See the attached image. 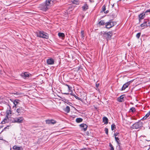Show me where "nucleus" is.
Returning a JSON list of instances; mask_svg holds the SVG:
<instances>
[{
  "label": "nucleus",
  "mask_w": 150,
  "mask_h": 150,
  "mask_svg": "<svg viewBox=\"0 0 150 150\" xmlns=\"http://www.w3.org/2000/svg\"><path fill=\"white\" fill-rule=\"evenodd\" d=\"M56 2V0H46L44 3L40 5L39 8L40 10L42 11H46Z\"/></svg>",
  "instance_id": "1"
},
{
  "label": "nucleus",
  "mask_w": 150,
  "mask_h": 150,
  "mask_svg": "<svg viewBox=\"0 0 150 150\" xmlns=\"http://www.w3.org/2000/svg\"><path fill=\"white\" fill-rule=\"evenodd\" d=\"M143 123L142 122L139 121L133 124L131 127L133 129H139L143 127Z\"/></svg>",
  "instance_id": "2"
},
{
  "label": "nucleus",
  "mask_w": 150,
  "mask_h": 150,
  "mask_svg": "<svg viewBox=\"0 0 150 150\" xmlns=\"http://www.w3.org/2000/svg\"><path fill=\"white\" fill-rule=\"evenodd\" d=\"M116 22L112 21V20H110L109 22L105 23V28H110L116 25Z\"/></svg>",
  "instance_id": "3"
},
{
  "label": "nucleus",
  "mask_w": 150,
  "mask_h": 150,
  "mask_svg": "<svg viewBox=\"0 0 150 150\" xmlns=\"http://www.w3.org/2000/svg\"><path fill=\"white\" fill-rule=\"evenodd\" d=\"M38 36L40 37L47 39L49 38L48 35L47 33H44L43 31H40L38 34Z\"/></svg>",
  "instance_id": "4"
},
{
  "label": "nucleus",
  "mask_w": 150,
  "mask_h": 150,
  "mask_svg": "<svg viewBox=\"0 0 150 150\" xmlns=\"http://www.w3.org/2000/svg\"><path fill=\"white\" fill-rule=\"evenodd\" d=\"M150 9H148L145 12H143L142 13L140 14L138 16V18L139 21L140 22L141 20L144 19L146 16V12H150Z\"/></svg>",
  "instance_id": "5"
},
{
  "label": "nucleus",
  "mask_w": 150,
  "mask_h": 150,
  "mask_svg": "<svg viewBox=\"0 0 150 150\" xmlns=\"http://www.w3.org/2000/svg\"><path fill=\"white\" fill-rule=\"evenodd\" d=\"M112 34V31H109L108 33L106 32L104 38H105L108 40H110Z\"/></svg>",
  "instance_id": "6"
},
{
  "label": "nucleus",
  "mask_w": 150,
  "mask_h": 150,
  "mask_svg": "<svg viewBox=\"0 0 150 150\" xmlns=\"http://www.w3.org/2000/svg\"><path fill=\"white\" fill-rule=\"evenodd\" d=\"M24 118L22 117H18L15 118V123H21L23 122Z\"/></svg>",
  "instance_id": "7"
},
{
  "label": "nucleus",
  "mask_w": 150,
  "mask_h": 150,
  "mask_svg": "<svg viewBox=\"0 0 150 150\" xmlns=\"http://www.w3.org/2000/svg\"><path fill=\"white\" fill-rule=\"evenodd\" d=\"M46 122L47 124L49 125L54 124L56 122L55 120L53 119L47 120Z\"/></svg>",
  "instance_id": "8"
},
{
  "label": "nucleus",
  "mask_w": 150,
  "mask_h": 150,
  "mask_svg": "<svg viewBox=\"0 0 150 150\" xmlns=\"http://www.w3.org/2000/svg\"><path fill=\"white\" fill-rule=\"evenodd\" d=\"M54 63V59L52 58L48 59L47 61V63L48 64L52 65Z\"/></svg>",
  "instance_id": "9"
},
{
  "label": "nucleus",
  "mask_w": 150,
  "mask_h": 150,
  "mask_svg": "<svg viewBox=\"0 0 150 150\" xmlns=\"http://www.w3.org/2000/svg\"><path fill=\"white\" fill-rule=\"evenodd\" d=\"M22 76L23 78L25 79H26L27 78L29 77L30 76H31V75L29 74L27 72H25L23 74H22Z\"/></svg>",
  "instance_id": "10"
},
{
  "label": "nucleus",
  "mask_w": 150,
  "mask_h": 150,
  "mask_svg": "<svg viewBox=\"0 0 150 150\" xmlns=\"http://www.w3.org/2000/svg\"><path fill=\"white\" fill-rule=\"evenodd\" d=\"M124 96L125 95H123L118 97L117 99L118 101L120 102H124Z\"/></svg>",
  "instance_id": "11"
},
{
  "label": "nucleus",
  "mask_w": 150,
  "mask_h": 150,
  "mask_svg": "<svg viewBox=\"0 0 150 150\" xmlns=\"http://www.w3.org/2000/svg\"><path fill=\"white\" fill-rule=\"evenodd\" d=\"M80 126L81 127L83 128V129L84 131L86 130L88 127V126L84 123L80 124Z\"/></svg>",
  "instance_id": "12"
},
{
  "label": "nucleus",
  "mask_w": 150,
  "mask_h": 150,
  "mask_svg": "<svg viewBox=\"0 0 150 150\" xmlns=\"http://www.w3.org/2000/svg\"><path fill=\"white\" fill-rule=\"evenodd\" d=\"M9 120L8 115H6L3 120L2 122L1 123L2 124H4L5 123L8 122Z\"/></svg>",
  "instance_id": "13"
},
{
  "label": "nucleus",
  "mask_w": 150,
  "mask_h": 150,
  "mask_svg": "<svg viewBox=\"0 0 150 150\" xmlns=\"http://www.w3.org/2000/svg\"><path fill=\"white\" fill-rule=\"evenodd\" d=\"M82 8L83 11H86L88 8V6L87 4L85 3L84 6H82Z\"/></svg>",
  "instance_id": "14"
},
{
  "label": "nucleus",
  "mask_w": 150,
  "mask_h": 150,
  "mask_svg": "<svg viewBox=\"0 0 150 150\" xmlns=\"http://www.w3.org/2000/svg\"><path fill=\"white\" fill-rule=\"evenodd\" d=\"M24 111V110L23 108L22 107H21L20 108H18L17 109L16 112L18 114H21V113H23Z\"/></svg>",
  "instance_id": "15"
},
{
  "label": "nucleus",
  "mask_w": 150,
  "mask_h": 150,
  "mask_svg": "<svg viewBox=\"0 0 150 150\" xmlns=\"http://www.w3.org/2000/svg\"><path fill=\"white\" fill-rule=\"evenodd\" d=\"M103 122H104L105 124H107L108 123V119L106 117H104L103 118Z\"/></svg>",
  "instance_id": "16"
},
{
  "label": "nucleus",
  "mask_w": 150,
  "mask_h": 150,
  "mask_svg": "<svg viewBox=\"0 0 150 150\" xmlns=\"http://www.w3.org/2000/svg\"><path fill=\"white\" fill-rule=\"evenodd\" d=\"M129 85L127 83H125L122 87L121 90L123 91L125 90L126 88H127Z\"/></svg>",
  "instance_id": "17"
},
{
  "label": "nucleus",
  "mask_w": 150,
  "mask_h": 150,
  "mask_svg": "<svg viewBox=\"0 0 150 150\" xmlns=\"http://www.w3.org/2000/svg\"><path fill=\"white\" fill-rule=\"evenodd\" d=\"M102 10L101 11V12H104V13H107L109 12V11L107 10L106 11H105L106 10V6L104 5L102 7Z\"/></svg>",
  "instance_id": "18"
},
{
  "label": "nucleus",
  "mask_w": 150,
  "mask_h": 150,
  "mask_svg": "<svg viewBox=\"0 0 150 150\" xmlns=\"http://www.w3.org/2000/svg\"><path fill=\"white\" fill-rule=\"evenodd\" d=\"M10 100L12 102H13L14 104H16V105H18L19 104V102L20 101L18 99H16L15 100L10 99Z\"/></svg>",
  "instance_id": "19"
},
{
  "label": "nucleus",
  "mask_w": 150,
  "mask_h": 150,
  "mask_svg": "<svg viewBox=\"0 0 150 150\" xmlns=\"http://www.w3.org/2000/svg\"><path fill=\"white\" fill-rule=\"evenodd\" d=\"M8 105L9 107V109L8 110H7V111H6L7 115H8H8H9V114H11L12 111L11 110V106L9 105V104H8Z\"/></svg>",
  "instance_id": "20"
},
{
  "label": "nucleus",
  "mask_w": 150,
  "mask_h": 150,
  "mask_svg": "<svg viewBox=\"0 0 150 150\" xmlns=\"http://www.w3.org/2000/svg\"><path fill=\"white\" fill-rule=\"evenodd\" d=\"M64 111L67 113H69L70 110V107L69 106H67L64 109Z\"/></svg>",
  "instance_id": "21"
},
{
  "label": "nucleus",
  "mask_w": 150,
  "mask_h": 150,
  "mask_svg": "<svg viewBox=\"0 0 150 150\" xmlns=\"http://www.w3.org/2000/svg\"><path fill=\"white\" fill-rule=\"evenodd\" d=\"M83 120V119L81 118H77L76 120V121L77 123H80Z\"/></svg>",
  "instance_id": "22"
},
{
  "label": "nucleus",
  "mask_w": 150,
  "mask_h": 150,
  "mask_svg": "<svg viewBox=\"0 0 150 150\" xmlns=\"http://www.w3.org/2000/svg\"><path fill=\"white\" fill-rule=\"evenodd\" d=\"M59 36L61 38H64L65 37L64 34L63 33H58Z\"/></svg>",
  "instance_id": "23"
},
{
  "label": "nucleus",
  "mask_w": 150,
  "mask_h": 150,
  "mask_svg": "<svg viewBox=\"0 0 150 150\" xmlns=\"http://www.w3.org/2000/svg\"><path fill=\"white\" fill-rule=\"evenodd\" d=\"M98 24L100 25H104L105 24V23L103 21L101 20L99 22Z\"/></svg>",
  "instance_id": "24"
},
{
  "label": "nucleus",
  "mask_w": 150,
  "mask_h": 150,
  "mask_svg": "<svg viewBox=\"0 0 150 150\" xmlns=\"http://www.w3.org/2000/svg\"><path fill=\"white\" fill-rule=\"evenodd\" d=\"M109 146L110 147V150H114V149L113 146L110 143H109Z\"/></svg>",
  "instance_id": "25"
},
{
  "label": "nucleus",
  "mask_w": 150,
  "mask_h": 150,
  "mask_svg": "<svg viewBox=\"0 0 150 150\" xmlns=\"http://www.w3.org/2000/svg\"><path fill=\"white\" fill-rule=\"evenodd\" d=\"M136 111L134 107H132L130 108L129 112H134Z\"/></svg>",
  "instance_id": "26"
},
{
  "label": "nucleus",
  "mask_w": 150,
  "mask_h": 150,
  "mask_svg": "<svg viewBox=\"0 0 150 150\" xmlns=\"http://www.w3.org/2000/svg\"><path fill=\"white\" fill-rule=\"evenodd\" d=\"M105 33L106 32L104 31H101L99 33V35L102 36L103 37H104Z\"/></svg>",
  "instance_id": "27"
},
{
  "label": "nucleus",
  "mask_w": 150,
  "mask_h": 150,
  "mask_svg": "<svg viewBox=\"0 0 150 150\" xmlns=\"http://www.w3.org/2000/svg\"><path fill=\"white\" fill-rule=\"evenodd\" d=\"M13 149L16 150H20V147L16 146H14L13 147Z\"/></svg>",
  "instance_id": "28"
},
{
  "label": "nucleus",
  "mask_w": 150,
  "mask_h": 150,
  "mask_svg": "<svg viewBox=\"0 0 150 150\" xmlns=\"http://www.w3.org/2000/svg\"><path fill=\"white\" fill-rule=\"evenodd\" d=\"M116 129V126L115 124H112L111 125V129L113 130Z\"/></svg>",
  "instance_id": "29"
},
{
  "label": "nucleus",
  "mask_w": 150,
  "mask_h": 150,
  "mask_svg": "<svg viewBox=\"0 0 150 150\" xmlns=\"http://www.w3.org/2000/svg\"><path fill=\"white\" fill-rule=\"evenodd\" d=\"M15 118H11L9 120V121L10 122L12 123H15Z\"/></svg>",
  "instance_id": "30"
},
{
  "label": "nucleus",
  "mask_w": 150,
  "mask_h": 150,
  "mask_svg": "<svg viewBox=\"0 0 150 150\" xmlns=\"http://www.w3.org/2000/svg\"><path fill=\"white\" fill-rule=\"evenodd\" d=\"M140 26L141 27H142L145 26L147 27L148 26V24H146L144 23H143L141 24Z\"/></svg>",
  "instance_id": "31"
},
{
  "label": "nucleus",
  "mask_w": 150,
  "mask_h": 150,
  "mask_svg": "<svg viewBox=\"0 0 150 150\" xmlns=\"http://www.w3.org/2000/svg\"><path fill=\"white\" fill-rule=\"evenodd\" d=\"M73 96H74L76 99H78V100H82V99L81 98H80L78 97V96H76L75 94H74V95H73Z\"/></svg>",
  "instance_id": "32"
},
{
  "label": "nucleus",
  "mask_w": 150,
  "mask_h": 150,
  "mask_svg": "<svg viewBox=\"0 0 150 150\" xmlns=\"http://www.w3.org/2000/svg\"><path fill=\"white\" fill-rule=\"evenodd\" d=\"M79 0H73L72 1V2L74 4H78Z\"/></svg>",
  "instance_id": "33"
},
{
  "label": "nucleus",
  "mask_w": 150,
  "mask_h": 150,
  "mask_svg": "<svg viewBox=\"0 0 150 150\" xmlns=\"http://www.w3.org/2000/svg\"><path fill=\"white\" fill-rule=\"evenodd\" d=\"M141 33H137L136 35V37L138 38L139 39L141 35Z\"/></svg>",
  "instance_id": "34"
},
{
  "label": "nucleus",
  "mask_w": 150,
  "mask_h": 150,
  "mask_svg": "<svg viewBox=\"0 0 150 150\" xmlns=\"http://www.w3.org/2000/svg\"><path fill=\"white\" fill-rule=\"evenodd\" d=\"M105 133L106 134H108V129L107 128H105Z\"/></svg>",
  "instance_id": "35"
},
{
  "label": "nucleus",
  "mask_w": 150,
  "mask_h": 150,
  "mask_svg": "<svg viewBox=\"0 0 150 150\" xmlns=\"http://www.w3.org/2000/svg\"><path fill=\"white\" fill-rule=\"evenodd\" d=\"M150 115V110L145 115L146 117H148Z\"/></svg>",
  "instance_id": "36"
},
{
  "label": "nucleus",
  "mask_w": 150,
  "mask_h": 150,
  "mask_svg": "<svg viewBox=\"0 0 150 150\" xmlns=\"http://www.w3.org/2000/svg\"><path fill=\"white\" fill-rule=\"evenodd\" d=\"M133 81V80H131L130 81H129L127 83L129 85L131 83H132Z\"/></svg>",
  "instance_id": "37"
},
{
  "label": "nucleus",
  "mask_w": 150,
  "mask_h": 150,
  "mask_svg": "<svg viewBox=\"0 0 150 150\" xmlns=\"http://www.w3.org/2000/svg\"><path fill=\"white\" fill-rule=\"evenodd\" d=\"M148 20H144L143 23L146 24H148V23H147V22H148Z\"/></svg>",
  "instance_id": "38"
},
{
  "label": "nucleus",
  "mask_w": 150,
  "mask_h": 150,
  "mask_svg": "<svg viewBox=\"0 0 150 150\" xmlns=\"http://www.w3.org/2000/svg\"><path fill=\"white\" fill-rule=\"evenodd\" d=\"M115 139L116 141H117L119 140V139L118 138V136H115Z\"/></svg>",
  "instance_id": "39"
},
{
  "label": "nucleus",
  "mask_w": 150,
  "mask_h": 150,
  "mask_svg": "<svg viewBox=\"0 0 150 150\" xmlns=\"http://www.w3.org/2000/svg\"><path fill=\"white\" fill-rule=\"evenodd\" d=\"M68 88V91L69 92V91H70L71 90V89H72V87L70 86Z\"/></svg>",
  "instance_id": "40"
},
{
  "label": "nucleus",
  "mask_w": 150,
  "mask_h": 150,
  "mask_svg": "<svg viewBox=\"0 0 150 150\" xmlns=\"http://www.w3.org/2000/svg\"><path fill=\"white\" fill-rule=\"evenodd\" d=\"M119 134V133H117V132H116L115 133L114 135L115 136H115H118V135Z\"/></svg>",
  "instance_id": "41"
},
{
  "label": "nucleus",
  "mask_w": 150,
  "mask_h": 150,
  "mask_svg": "<svg viewBox=\"0 0 150 150\" xmlns=\"http://www.w3.org/2000/svg\"><path fill=\"white\" fill-rule=\"evenodd\" d=\"M99 86V83H96V88H98Z\"/></svg>",
  "instance_id": "42"
},
{
  "label": "nucleus",
  "mask_w": 150,
  "mask_h": 150,
  "mask_svg": "<svg viewBox=\"0 0 150 150\" xmlns=\"http://www.w3.org/2000/svg\"><path fill=\"white\" fill-rule=\"evenodd\" d=\"M70 91L71 92V93H69V94H70L71 96H73V95L74 94V93H72V90H71V91Z\"/></svg>",
  "instance_id": "43"
},
{
  "label": "nucleus",
  "mask_w": 150,
  "mask_h": 150,
  "mask_svg": "<svg viewBox=\"0 0 150 150\" xmlns=\"http://www.w3.org/2000/svg\"><path fill=\"white\" fill-rule=\"evenodd\" d=\"M81 35H82V37H83H83H84V36H83V34H84V33H83V31H81Z\"/></svg>",
  "instance_id": "44"
},
{
  "label": "nucleus",
  "mask_w": 150,
  "mask_h": 150,
  "mask_svg": "<svg viewBox=\"0 0 150 150\" xmlns=\"http://www.w3.org/2000/svg\"><path fill=\"white\" fill-rule=\"evenodd\" d=\"M112 17L113 18H115V17H116V15H115V14H112Z\"/></svg>",
  "instance_id": "45"
},
{
  "label": "nucleus",
  "mask_w": 150,
  "mask_h": 150,
  "mask_svg": "<svg viewBox=\"0 0 150 150\" xmlns=\"http://www.w3.org/2000/svg\"><path fill=\"white\" fill-rule=\"evenodd\" d=\"M149 21L148 20V26H150V21Z\"/></svg>",
  "instance_id": "46"
},
{
  "label": "nucleus",
  "mask_w": 150,
  "mask_h": 150,
  "mask_svg": "<svg viewBox=\"0 0 150 150\" xmlns=\"http://www.w3.org/2000/svg\"><path fill=\"white\" fill-rule=\"evenodd\" d=\"M62 93L64 94L67 95H68L69 94V93Z\"/></svg>",
  "instance_id": "47"
},
{
  "label": "nucleus",
  "mask_w": 150,
  "mask_h": 150,
  "mask_svg": "<svg viewBox=\"0 0 150 150\" xmlns=\"http://www.w3.org/2000/svg\"><path fill=\"white\" fill-rule=\"evenodd\" d=\"M149 14H150V11L146 12V16Z\"/></svg>",
  "instance_id": "48"
},
{
  "label": "nucleus",
  "mask_w": 150,
  "mask_h": 150,
  "mask_svg": "<svg viewBox=\"0 0 150 150\" xmlns=\"http://www.w3.org/2000/svg\"><path fill=\"white\" fill-rule=\"evenodd\" d=\"M17 105H16V104H14V106H13V108H14V107L17 108Z\"/></svg>",
  "instance_id": "49"
},
{
  "label": "nucleus",
  "mask_w": 150,
  "mask_h": 150,
  "mask_svg": "<svg viewBox=\"0 0 150 150\" xmlns=\"http://www.w3.org/2000/svg\"><path fill=\"white\" fill-rule=\"evenodd\" d=\"M147 117H146V116H144V117H143V118H142V119H143L144 120H145L146 119V118H147Z\"/></svg>",
  "instance_id": "50"
},
{
  "label": "nucleus",
  "mask_w": 150,
  "mask_h": 150,
  "mask_svg": "<svg viewBox=\"0 0 150 150\" xmlns=\"http://www.w3.org/2000/svg\"><path fill=\"white\" fill-rule=\"evenodd\" d=\"M117 142V144H118V145L120 146V143H119V141H116Z\"/></svg>",
  "instance_id": "51"
},
{
  "label": "nucleus",
  "mask_w": 150,
  "mask_h": 150,
  "mask_svg": "<svg viewBox=\"0 0 150 150\" xmlns=\"http://www.w3.org/2000/svg\"><path fill=\"white\" fill-rule=\"evenodd\" d=\"M0 140H3V137H1L0 136Z\"/></svg>",
  "instance_id": "52"
},
{
  "label": "nucleus",
  "mask_w": 150,
  "mask_h": 150,
  "mask_svg": "<svg viewBox=\"0 0 150 150\" xmlns=\"http://www.w3.org/2000/svg\"><path fill=\"white\" fill-rule=\"evenodd\" d=\"M9 127V126H7L6 127H5V128L4 129V130L6 129V128H7V127Z\"/></svg>",
  "instance_id": "53"
},
{
  "label": "nucleus",
  "mask_w": 150,
  "mask_h": 150,
  "mask_svg": "<svg viewBox=\"0 0 150 150\" xmlns=\"http://www.w3.org/2000/svg\"><path fill=\"white\" fill-rule=\"evenodd\" d=\"M64 85H65L66 86H68V85L67 84H65Z\"/></svg>",
  "instance_id": "54"
},
{
  "label": "nucleus",
  "mask_w": 150,
  "mask_h": 150,
  "mask_svg": "<svg viewBox=\"0 0 150 150\" xmlns=\"http://www.w3.org/2000/svg\"><path fill=\"white\" fill-rule=\"evenodd\" d=\"M129 122L130 123H132V121H129L128 122Z\"/></svg>",
  "instance_id": "55"
},
{
  "label": "nucleus",
  "mask_w": 150,
  "mask_h": 150,
  "mask_svg": "<svg viewBox=\"0 0 150 150\" xmlns=\"http://www.w3.org/2000/svg\"><path fill=\"white\" fill-rule=\"evenodd\" d=\"M149 146V149H148V150H149V149H150V145Z\"/></svg>",
  "instance_id": "56"
},
{
  "label": "nucleus",
  "mask_w": 150,
  "mask_h": 150,
  "mask_svg": "<svg viewBox=\"0 0 150 150\" xmlns=\"http://www.w3.org/2000/svg\"><path fill=\"white\" fill-rule=\"evenodd\" d=\"M70 86H69V85H68V86H67L68 87H70Z\"/></svg>",
  "instance_id": "57"
},
{
  "label": "nucleus",
  "mask_w": 150,
  "mask_h": 150,
  "mask_svg": "<svg viewBox=\"0 0 150 150\" xmlns=\"http://www.w3.org/2000/svg\"><path fill=\"white\" fill-rule=\"evenodd\" d=\"M1 71L0 70V74L1 73Z\"/></svg>",
  "instance_id": "58"
}]
</instances>
